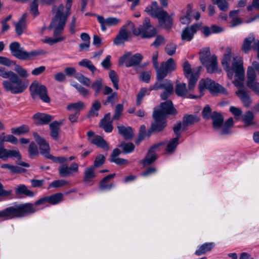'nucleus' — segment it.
Masks as SVG:
<instances>
[{
	"label": "nucleus",
	"instance_id": "f257e3e1",
	"mask_svg": "<svg viewBox=\"0 0 259 259\" xmlns=\"http://www.w3.org/2000/svg\"><path fill=\"white\" fill-rule=\"evenodd\" d=\"M72 0H66V7L63 4L55 5L52 12L53 17L49 28L53 30V37L46 36L42 42L50 45H53L65 39V36H61L63 33L67 20L71 14Z\"/></svg>",
	"mask_w": 259,
	"mask_h": 259
},
{
	"label": "nucleus",
	"instance_id": "f03ea898",
	"mask_svg": "<svg viewBox=\"0 0 259 259\" xmlns=\"http://www.w3.org/2000/svg\"><path fill=\"white\" fill-rule=\"evenodd\" d=\"M232 50L229 47L225 48L221 63L224 70L230 79L234 77L233 83L236 88L242 85L244 80L245 70L242 59L237 56L231 57Z\"/></svg>",
	"mask_w": 259,
	"mask_h": 259
},
{
	"label": "nucleus",
	"instance_id": "7ed1b4c3",
	"mask_svg": "<svg viewBox=\"0 0 259 259\" xmlns=\"http://www.w3.org/2000/svg\"><path fill=\"white\" fill-rule=\"evenodd\" d=\"M0 76L4 78H8L3 82L4 88L6 91L14 94L22 93L27 87L28 83L22 80L15 72L8 70L6 68H0Z\"/></svg>",
	"mask_w": 259,
	"mask_h": 259
},
{
	"label": "nucleus",
	"instance_id": "20e7f679",
	"mask_svg": "<svg viewBox=\"0 0 259 259\" xmlns=\"http://www.w3.org/2000/svg\"><path fill=\"white\" fill-rule=\"evenodd\" d=\"M132 32L136 35L141 34L143 38H150L155 35L156 30L150 25L149 18H146L143 24L139 27L138 30L135 29L134 24L130 21L122 26L118 35L127 41Z\"/></svg>",
	"mask_w": 259,
	"mask_h": 259
},
{
	"label": "nucleus",
	"instance_id": "39448f33",
	"mask_svg": "<svg viewBox=\"0 0 259 259\" xmlns=\"http://www.w3.org/2000/svg\"><path fill=\"white\" fill-rule=\"evenodd\" d=\"M37 210L31 203L12 206L0 210V219L10 220L22 217L28 213L34 212Z\"/></svg>",
	"mask_w": 259,
	"mask_h": 259
},
{
	"label": "nucleus",
	"instance_id": "423d86ee",
	"mask_svg": "<svg viewBox=\"0 0 259 259\" xmlns=\"http://www.w3.org/2000/svg\"><path fill=\"white\" fill-rule=\"evenodd\" d=\"M145 11L152 17L158 19L159 23L166 28L172 25V18L168 13L158 6L156 2H153L151 5L148 6Z\"/></svg>",
	"mask_w": 259,
	"mask_h": 259
},
{
	"label": "nucleus",
	"instance_id": "0eeeda50",
	"mask_svg": "<svg viewBox=\"0 0 259 259\" xmlns=\"http://www.w3.org/2000/svg\"><path fill=\"white\" fill-rule=\"evenodd\" d=\"M208 90L212 95H217L219 93L227 95L226 89L219 83H215L214 81L209 78L202 79L199 81V90L200 95L195 96L191 94L188 95V98L190 99H196L200 98L204 95V91Z\"/></svg>",
	"mask_w": 259,
	"mask_h": 259
},
{
	"label": "nucleus",
	"instance_id": "6e6552de",
	"mask_svg": "<svg viewBox=\"0 0 259 259\" xmlns=\"http://www.w3.org/2000/svg\"><path fill=\"white\" fill-rule=\"evenodd\" d=\"M200 60L205 66L208 73L219 72L221 71L218 68L217 56H211L208 48H205L200 52Z\"/></svg>",
	"mask_w": 259,
	"mask_h": 259
},
{
	"label": "nucleus",
	"instance_id": "1a4fd4ad",
	"mask_svg": "<svg viewBox=\"0 0 259 259\" xmlns=\"http://www.w3.org/2000/svg\"><path fill=\"white\" fill-rule=\"evenodd\" d=\"M10 50L12 54L21 60H30L41 54V51H33L29 52L25 51L20 47L17 42H13L10 45Z\"/></svg>",
	"mask_w": 259,
	"mask_h": 259
},
{
	"label": "nucleus",
	"instance_id": "9d476101",
	"mask_svg": "<svg viewBox=\"0 0 259 259\" xmlns=\"http://www.w3.org/2000/svg\"><path fill=\"white\" fill-rule=\"evenodd\" d=\"M202 69L201 66L192 70L191 66L188 61L186 60L183 65V70L185 76L189 79L188 90L192 91L199 77V73Z\"/></svg>",
	"mask_w": 259,
	"mask_h": 259
},
{
	"label": "nucleus",
	"instance_id": "9b49d317",
	"mask_svg": "<svg viewBox=\"0 0 259 259\" xmlns=\"http://www.w3.org/2000/svg\"><path fill=\"white\" fill-rule=\"evenodd\" d=\"M31 95L33 98L39 96L42 101L49 103L50 99L48 95L47 89L46 86L41 84L38 81H34L30 87Z\"/></svg>",
	"mask_w": 259,
	"mask_h": 259
},
{
	"label": "nucleus",
	"instance_id": "f8f14e48",
	"mask_svg": "<svg viewBox=\"0 0 259 259\" xmlns=\"http://www.w3.org/2000/svg\"><path fill=\"white\" fill-rule=\"evenodd\" d=\"M143 57L139 53L132 56L130 52L126 53L119 59V65L124 64L126 67L138 65L141 62Z\"/></svg>",
	"mask_w": 259,
	"mask_h": 259
},
{
	"label": "nucleus",
	"instance_id": "ddd939ff",
	"mask_svg": "<svg viewBox=\"0 0 259 259\" xmlns=\"http://www.w3.org/2000/svg\"><path fill=\"white\" fill-rule=\"evenodd\" d=\"M177 65L172 58H169L166 62L161 64L160 67L156 70L159 77L165 78L169 72H171L176 69Z\"/></svg>",
	"mask_w": 259,
	"mask_h": 259
},
{
	"label": "nucleus",
	"instance_id": "4468645a",
	"mask_svg": "<svg viewBox=\"0 0 259 259\" xmlns=\"http://www.w3.org/2000/svg\"><path fill=\"white\" fill-rule=\"evenodd\" d=\"M154 111H155L158 115L164 118H166L167 115L176 114L177 113V110L174 108L170 100H167L161 103L159 109H155Z\"/></svg>",
	"mask_w": 259,
	"mask_h": 259
},
{
	"label": "nucleus",
	"instance_id": "2eb2a0df",
	"mask_svg": "<svg viewBox=\"0 0 259 259\" xmlns=\"http://www.w3.org/2000/svg\"><path fill=\"white\" fill-rule=\"evenodd\" d=\"M58 171L61 177L72 176L74 174L78 172L79 165L76 162H73L70 166L67 164H63L59 166Z\"/></svg>",
	"mask_w": 259,
	"mask_h": 259
},
{
	"label": "nucleus",
	"instance_id": "dca6fc26",
	"mask_svg": "<svg viewBox=\"0 0 259 259\" xmlns=\"http://www.w3.org/2000/svg\"><path fill=\"white\" fill-rule=\"evenodd\" d=\"M33 137L39 146L41 154L45 157L50 159L52 155L50 153V149L49 144L45 139L40 137L37 133H33Z\"/></svg>",
	"mask_w": 259,
	"mask_h": 259
},
{
	"label": "nucleus",
	"instance_id": "f3484780",
	"mask_svg": "<svg viewBox=\"0 0 259 259\" xmlns=\"http://www.w3.org/2000/svg\"><path fill=\"white\" fill-rule=\"evenodd\" d=\"M153 116L154 122L152 124L151 131L154 132L161 131L166 125L165 118L158 115L155 111H153Z\"/></svg>",
	"mask_w": 259,
	"mask_h": 259
},
{
	"label": "nucleus",
	"instance_id": "a211bd4d",
	"mask_svg": "<svg viewBox=\"0 0 259 259\" xmlns=\"http://www.w3.org/2000/svg\"><path fill=\"white\" fill-rule=\"evenodd\" d=\"M63 195L61 193H56L50 196L42 197L35 203V205L37 206L48 202L51 204L55 205L62 201Z\"/></svg>",
	"mask_w": 259,
	"mask_h": 259
},
{
	"label": "nucleus",
	"instance_id": "6ab92c4d",
	"mask_svg": "<svg viewBox=\"0 0 259 259\" xmlns=\"http://www.w3.org/2000/svg\"><path fill=\"white\" fill-rule=\"evenodd\" d=\"M10 158H16L21 159V154L17 149L9 150L4 148V146L0 145V159L6 161Z\"/></svg>",
	"mask_w": 259,
	"mask_h": 259
},
{
	"label": "nucleus",
	"instance_id": "aec40b11",
	"mask_svg": "<svg viewBox=\"0 0 259 259\" xmlns=\"http://www.w3.org/2000/svg\"><path fill=\"white\" fill-rule=\"evenodd\" d=\"M97 20L100 24L101 30L103 31H105L107 29V27H110L115 26L120 22V20L115 17H108L105 19L103 16L97 15Z\"/></svg>",
	"mask_w": 259,
	"mask_h": 259
},
{
	"label": "nucleus",
	"instance_id": "412c9836",
	"mask_svg": "<svg viewBox=\"0 0 259 259\" xmlns=\"http://www.w3.org/2000/svg\"><path fill=\"white\" fill-rule=\"evenodd\" d=\"M200 26L198 24L195 23L190 27L185 28L182 32L181 37L182 40L187 41L191 40Z\"/></svg>",
	"mask_w": 259,
	"mask_h": 259
},
{
	"label": "nucleus",
	"instance_id": "4be33fe9",
	"mask_svg": "<svg viewBox=\"0 0 259 259\" xmlns=\"http://www.w3.org/2000/svg\"><path fill=\"white\" fill-rule=\"evenodd\" d=\"M88 136L90 142L92 144L104 149H107L108 148L107 143L101 136L94 135V133L92 131L88 133Z\"/></svg>",
	"mask_w": 259,
	"mask_h": 259
},
{
	"label": "nucleus",
	"instance_id": "5701e85b",
	"mask_svg": "<svg viewBox=\"0 0 259 259\" xmlns=\"http://www.w3.org/2000/svg\"><path fill=\"white\" fill-rule=\"evenodd\" d=\"M157 80L155 83L149 87V91H152L153 90H164L166 85H170L172 82L167 79L163 80L164 78L159 77L158 73H156Z\"/></svg>",
	"mask_w": 259,
	"mask_h": 259
},
{
	"label": "nucleus",
	"instance_id": "b1692460",
	"mask_svg": "<svg viewBox=\"0 0 259 259\" xmlns=\"http://www.w3.org/2000/svg\"><path fill=\"white\" fill-rule=\"evenodd\" d=\"M33 118L36 125H42L53 120V116L45 113H37L33 115Z\"/></svg>",
	"mask_w": 259,
	"mask_h": 259
},
{
	"label": "nucleus",
	"instance_id": "393cba45",
	"mask_svg": "<svg viewBox=\"0 0 259 259\" xmlns=\"http://www.w3.org/2000/svg\"><path fill=\"white\" fill-rule=\"evenodd\" d=\"M257 74H259V63L256 61H254L251 66H249L247 68V81L256 79Z\"/></svg>",
	"mask_w": 259,
	"mask_h": 259
},
{
	"label": "nucleus",
	"instance_id": "a878e982",
	"mask_svg": "<svg viewBox=\"0 0 259 259\" xmlns=\"http://www.w3.org/2000/svg\"><path fill=\"white\" fill-rule=\"evenodd\" d=\"M193 6L191 4H188L187 7L182 10V15L180 21L183 24H188L190 22L191 14L192 12Z\"/></svg>",
	"mask_w": 259,
	"mask_h": 259
},
{
	"label": "nucleus",
	"instance_id": "bb28decb",
	"mask_svg": "<svg viewBox=\"0 0 259 259\" xmlns=\"http://www.w3.org/2000/svg\"><path fill=\"white\" fill-rule=\"evenodd\" d=\"M158 146V145L154 146L149 150L145 158L142 161L144 166L145 167L150 165L156 160L157 157L155 152V149Z\"/></svg>",
	"mask_w": 259,
	"mask_h": 259
},
{
	"label": "nucleus",
	"instance_id": "cd10ccee",
	"mask_svg": "<svg viewBox=\"0 0 259 259\" xmlns=\"http://www.w3.org/2000/svg\"><path fill=\"white\" fill-rule=\"evenodd\" d=\"M243 82H244V81ZM237 88L238 90L236 92V95L240 98L244 106L246 107L249 106L251 104V100L250 97L243 89V83H242V85L241 87Z\"/></svg>",
	"mask_w": 259,
	"mask_h": 259
},
{
	"label": "nucleus",
	"instance_id": "c85d7f7f",
	"mask_svg": "<svg viewBox=\"0 0 259 259\" xmlns=\"http://www.w3.org/2000/svg\"><path fill=\"white\" fill-rule=\"evenodd\" d=\"M100 125L106 132L110 133L112 132L113 126L110 120V113H109L105 115L104 118L101 120Z\"/></svg>",
	"mask_w": 259,
	"mask_h": 259
},
{
	"label": "nucleus",
	"instance_id": "c756f323",
	"mask_svg": "<svg viewBox=\"0 0 259 259\" xmlns=\"http://www.w3.org/2000/svg\"><path fill=\"white\" fill-rule=\"evenodd\" d=\"M117 127L119 134L122 136L125 139H130L133 137L134 133L131 127L119 125Z\"/></svg>",
	"mask_w": 259,
	"mask_h": 259
},
{
	"label": "nucleus",
	"instance_id": "7c9ffc66",
	"mask_svg": "<svg viewBox=\"0 0 259 259\" xmlns=\"http://www.w3.org/2000/svg\"><path fill=\"white\" fill-rule=\"evenodd\" d=\"M26 14H24L20 18L19 21L17 23H15V30L18 35H21L26 28Z\"/></svg>",
	"mask_w": 259,
	"mask_h": 259
},
{
	"label": "nucleus",
	"instance_id": "2f4dec72",
	"mask_svg": "<svg viewBox=\"0 0 259 259\" xmlns=\"http://www.w3.org/2000/svg\"><path fill=\"white\" fill-rule=\"evenodd\" d=\"M255 42V37L253 34H250L247 37L245 38L242 46V50L245 53H248L251 50V45Z\"/></svg>",
	"mask_w": 259,
	"mask_h": 259
},
{
	"label": "nucleus",
	"instance_id": "473e14b6",
	"mask_svg": "<svg viewBox=\"0 0 259 259\" xmlns=\"http://www.w3.org/2000/svg\"><path fill=\"white\" fill-rule=\"evenodd\" d=\"M84 176L83 180L84 182L88 184L91 183L92 180L96 177L94 166L87 168L84 170Z\"/></svg>",
	"mask_w": 259,
	"mask_h": 259
},
{
	"label": "nucleus",
	"instance_id": "72a5a7b5",
	"mask_svg": "<svg viewBox=\"0 0 259 259\" xmlns=\"http://www.w3.org/2000/svg\"><path fill=\"white\" fill-rule=\"evenodd\" d=\"M211 117L213 121V127L215 129L220 128L224 121L223 116L220 113L213 112Z\"/></svg>",
	"mask_w": 259,
	"mask_h": 259
},
{
	"label": "nucleus",
	"instance_id": "f704fd0d",
	"mask_svg": "<svg viewBox=\"0 0 259 259\" xmlns=\"http://www.w3.org/2000/svg\"><path fill=\"white\" fill-rule=\"evenodd\" d=\"M214 246V244L212 242L206 243L201 245L199 248L196 250L195 254L197 255H200L206 252L209 251Z\"/></svg>",
	"mask_w": 259,
	"mask_h": 259
},
{
	"label": "nucleus",
	"instance_id": "c9c22d12",
	"mask_svg": "<svg viewBox=\"0 0 259 259\" xmlns=\"http://www.w3.org/2000/svg\"><path fill=\"white\" fill-rule=\"evenodd\" d=\"M60 124L61 123L57 121H54L50 124L51 130L50 135L55 140L58 139L59 126Z\"/></svg>",
	"mask_w": 259,
	"mask_h": 259
},
{
	"label": "nucleus",
	"instance_id": "e433bc0d",
	"mask_svg": "<svg viewBox=\"0 0 259 259\" xmlns=\"http://www.w3.org/2000/svg\"><path fill=\"white\" fill-rule=\"evenodd\" d=\"M114 176L115 174H113L104 177L100 183V188L102 190H107L112 188L114 185L112 184H107V182L112 179Z\"/></svg>",
	"mask_w": 259,
	"mask_h": 259
},
{
	"label": "nucleus",
	"instance_id": "4c0bfd02",
	"mask_svg": "<svg viewBox=\"0 0 259 259\" xmlns=\"http://www.w3.org/2000/svg\"><path fill=\"white\" fill-rule=\"evenodd\" d=\"M16 193L17 194H23L29 197L34 196V193L32 191L28 190L27 187L23 184L19 185L17 187Z\"/></svg>",
	"mask_w": 259,
	"mask_h": 259
},
{
	"label": "nucleus",
	"instance_id": "58836bf2",
	"mask_svg": "<svg viewBox=\"0 0 259 259\" xmlns=\"http://www.w3.org/2000/svg\"><path fill=\"white\" fill-rule=\"evenodd\" d=\"M187 89L185 83H178L176 87V93L179 96L186 97L187 96Z\"/></svg>",
	"mask_w": 259,
	"mask_h": 259
},
{
	"label": "nucleus",
	"instance_id": "ea45409f",
	"mask_svg": "<svg viewBox=\"0 0 259 259\" xmlns=\"http://www.w3.org/2000/svg\"><path fill=\"white\" fill-rule=\"evenodd\" d=\"M85 107L84 104L81 101L70 104L67 106V109L69 111H74L75 112H79Z\"/></svg>",
	"mask_w": 259,
	"mask_h": 259
},
{
	"label": "nucleus",
	"instance_id": "a19ab883",
	"mask_svg": "<svg viewBox=\"0 0 259 259\" xmlns=\"http://www.w3.org/2000/svg\"><path fill=\"white\" fill-rule=\"evenodd\" d=\"M239 12V10H234L230 12L229 16L232 18L231 27H235L242 23L241 20L237 17Z\"/></svg>",
	"mask_w": 259,
	"mask_h": 259
},
{
	"label": "nucleus",
	"instance_id": "79ce46f5",
	"mask_svg": "<svg viewBox=\"0 0 259 259\" xmlns=\"http://www.w3.org/2000/svg\"><path fill=\"white\" fill-rule=\"evenodd\" d=\"M199 121V118L194 115H187L184 117L183 124L186 126L189 124H192Z\"/></svg>",
	"mask_w": 259,
	"mask_h": 259
},
{
	"label": "nucleus",
	"instance_id": "37998d69",
	"mask_svg": "<svg viewBox=\"0 0 259 259\" xmlns=\"http://www.w3.org/2000/svg\"><path fill=\"white\" fill-rule=\"evenodd\" d=\"M178 144L179 137H176L170 140L167 145L166 149V152L168 153H172Z\"/></svg>",
	"mask_w": 259,
	"mask_h": 259
},
{
	"label": "nucleus",
	"instance_id": "c03bdc74",
	"mask_svg": "<svg viewBox=\"0 0 259 259\" xmlns=\"http://www.w3.org/2000/svg\"><path fill=\"white\" fill-rule=\"evenodd\" d=\"M242 119L246 125H250L254 123L253 119L254 115L251 111H248L245 113L242 116Z\"/></svg>",
	"mask_w": 259,
	"mask_h": 259
},
{
	"label": "nucleus",
	"instance_id": "a18cd8bd",
	"mask_svg": "<svg viewBox=\"0 0 259 259\" xmlns=\"http://www.w3.org/2000/svg\"><path fill=\"white\" fill-rule=\"evenodd\" d=\"M91 87L95 91V96H98L103 88L102 79L101 78L97 79L93 83H91Z\"/></svg>",
	"mask_w": 259,
	"mask_h": 259
},
{
	"label": "nucleus",
	"instance_id": "49530a36",
	"mask_svg": "<svg viewBox=\"0 0 259 259\" xmlns=\"http://www.w3.org/2000/svg\"><path fill=\"white\" fill-rule=\"evenodd\" d=\"M174 93L173 83L170 85H166L164 91L160 94L162 100H166Z\"/></svg>",
	"mask_w": 259,
	"mask_h": 259
},
{
	"label": "nucleus",
	"instance_id": "de8ad7c7",
	"mask_svg": "<svg viewBox=\"0 0 259 259\" xmlns=\"http://www.w3.org/2000/svg\"><path fill=\"white\" fill-rule=\"evenodd\" d=\"M101 107V103L98 101H95L93 104L92 107L89 112V116H97L98 115V111Z\"/></svg>",
	"mask_w": 259,
	"mask_h": 259
},
{
	"label": "nucleus",
	"instance_id": "09e8293b",
	"mask_svg": "<svg viewBox=\"0 0 259 259\" xmlns=\"http://www.w3.org/2000/svg\"><path fill=\"white\" fill-rule=\"evenodd\" d=\"M78 64L80 66H83L87 68L90 70L92 71V72H94V71H96V68L94 65V64L92 63V62L87 59H84L81 60L79 63Z\"/></svg>",
	"mask_w": 259,
	"mask_h": 259
},
{
	"label": "nucleus",
	"instance_id": "8fccbe9b",
	"mask_svg": "<svg viewBox=\"0 0 259 259\" xmlns=\"http://www.w3.org/2000/svg\"><path fill=\"white\" fill-rule=\"evenodd\" d=\"M247 85L256 94L259 95V83L256 81V79L247 81Z\"/></svg>",
	"mask_w": 259,
	"mask_h": 259
},
{
	"label": "nucleus",
	"instance_id": "3c124183",
	"mask_svg": "<svg viewBox=\"0 0 259 259\" xmlns=\"http://www.w3.org/2000/svg\"><path fill=\"white\" fill-rule=\"evenodd\" d=\"M29 131V127L26 125L20 126L17 128H12L11 132L13 134L20 135L25 134Z\"/></svg>",
	"mask_w": 259,
	"mask_h": 259
},
{
	"label": "nucleus",
	"instance_id": "603ef678",
	"mask_svg": "<svg viewBox=\"0 0 259 259\" xmlns=\"http://www.w3.org/2000/svg\"><path fill=\"white\" fill-rule=\"evenodd\" d=\"M120 147L126 153L132 152L135 149V145L132 143L122 142L120 144Z\"/></svg>",
	"mask_w": 259,
	"mask_h": 259
},
{
	"label": "nucleus",
	"instance_id": "864d4df0",
	"mask_svg": "<svg viewBox=\"0 0 259 259\" xmlns=\"http://www.w3.org/2000/svg\"><path fill=\"white\" fill-rule=\"evenodd\" d=\"M212 1L221 11H226L228 9V4L226 0H212Z\"/></svg>",
	"mask_w": 259,
	"mask_h": 259
},
{
	"label": "nucleus",
	"instance_id": "5fc2aeb1",
	"mask_svg": "<svg viewBox=\"0 0 259 259\" xmlns=\"http://www.w3.org/2000/svg\"><path fill=\"white\" fill-rule=\"evenodd\" d=\"M14 70L22 78H26L28 76L27 71L19 65H16Z\"/></svg>",
	"mask_w": 259,
	"mask_h": 259
},
{
	"label": "nucleus",
	"instance_id": "6e6d98bb",
	"mask_svg": "<svg viewBox=\"0 0 259 259\" xmlns=\"http://www.w3.org/2000/svg\"><path fill=\"white\" fill-rule=\"evenodd\" d=\"M77 79L82 84L88 87H91L92 81L91 79L82 74H78L76 76Z\"/></svg>",
	"mask_w": 259,
	"mask_h": 259
},
{
	"label": "nucleus",
	"instance_id": "4d7b16f0",
	"mask_svg": "<svg viewBox=\"0 0 259 259\" xmlns=\"http://www.w3.org/2000/svg\"><path fill=\"white\" fill-rule=\"evenodd\" d=\"M109 77L111 80L114 87L116 89H118V78L117 74L114 70H111L109 72Z\"/></svg>",
	"mask_w": 259,
	"mask_h": 259
},
{
	"label": "nucleus",
	"instance_id": "13d9d810",
	"mask_svg": "<svg viewBox=\"0 0 259 259\" xmlns=\"http://www.w3.org/2000/svg\"><path fill=\"white\" fill-rule=\"evenodd\" d=\"M1 167L3 169H9L11 172L14 174L19 173L21 172L20 168L18 167L9 164H3L1 165Z\"/></svg>",
	"mask_w": 259,
	"mask_h": 259
},
{
	"label": "nucleus",
	"instance_id": "bf43d9fd",
	"mask_svg": "<svg viewBox=\"0 0 259 259\" xmlns=\"http://www.w3.org/2000/svg\"><path fill=\"white\" fill-rule=\"evenodd\" d=\"M148 92H150L149 91V88L147 89L146 88H143L140 90L137 98V104L138 105H140L141 104L143 97L147 94Z\"/></svg>",
	"mask_w": 259,
	"mask_h": 259
},
{
	"label": "nucleus",
	"instance_id": "052dcab7",
	"mask_svg": "<svg viewBox=\"0 0 259 259\" xmlns=\"http://www.w3.org/2000/svg\"><path fill=\"white\" fill-rule=\"evenodd\" d=\"M68 182L63 180H58L52 182L49 185V188L60 187L68 185Z\"/></svg>",
	"mask_w": 259,
	"mask_h": 259
},
{
	"label": "nucleus",
	"instance_id": "680f3d73",
	"mask_svg": "<svg viewBox=\"0 0 259 259\" xmlns=\"http://www.w3.org/2000/svg\"><path fill=\"white\" fill-rule=\"evenodd\" d=\"M230 111L233 114L236 120H239L242 114V111L240 108L234 106H231L230 108Z\"/></svg>",
	"mask_w": 259,
	"mask_h": 259
},
{
	"label": "nucleus",
	"instance_id": "e2e57ef3",
	"mask_svg": "<svg viewBox=\"0 0 259 259\" xmlns=\"http://www.w3.org/2000/svg\"><path fill=\"white\" fill-rule=\"evenodd\" d=\"M105 157L104 155L102 154H100L98 155L94 161V165L92 166H94V168L98 167L101 166L105 162Z\"/></svg>",
	"mask_w": 259,
	"mask_h": 259
},
{
	"label": "nucleus",
	"instance_id": "0e129e2a",
	"mask_svg": "<svg viewBox=\"0 0 259 259\" xmlns=\"http://www.w3.org/2000/svg\"><path fill=\"white\" fill-rule=\"evenodd\" d=\"M177 45L174 43H170L167 45L165 48V51L166 53L169 55L172 56L176 51Z\"/></svg>",
	"mask_w": 259,
	"mask_h": 259
},
{
	"label": "nucleus",
	"instance_id": "69168bd1",
	"mask_svg": "<svg viewBox=\"0 0 259 259\" xmlns=\"http://www.w3.org/2000/svg\"><path fill=\"white\" fill-rule=\"evenodd\" d=\"M28 152L31 157L37 155L38 154V150L37 146L33 142L31 143L29 145Z\"/></svg>",
	"mask_w": 259,
	"mask_h": 259
},
{
	"label": "nucleus",
	"instance_id": "338daca9",
	"mask_svg": "<svg viewBox=\"0 0 259 259\" xmlns=\"http://www.w3.org/2000/svg\"><path fill=\"white\" fill-rule=\"evenodd\" d=\"M151 78V72L150 71H144L142 72L140 75L139 78L141 80L146 83H149Z\"/></svg>",
	"mask_w": 259,
	"mask_h": 259
},
{
	"label": "nucleus",
	"instance_id": "774afa93",
	"mask_svg": "<svg viewBox=\"0 0 259 259\" xmlns=\"http://www.w3.org/2000/svg\"><path fill=\"white\" fill-rule=\"evenodd\" d=\"M30 12L35 17L38 15L37 0H33L30 5Z\"/></svg>",
	"mask_w": 259,
	"mask_h": 259
}]
</instances>
